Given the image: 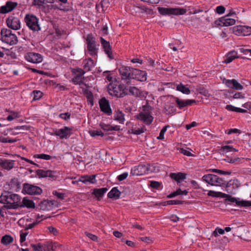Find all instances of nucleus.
<instances>
[{
	"label": "nucleus",
	"mask_w": 251,
	"mask_h": 251,
	"mask_svg": "<svg viewBox=\"0 0 251 251\" xmlns=\"http://www.w3.org/2000/svg\"><path fill=\"white\" fill-rule=\"evenodd\" d=\"M36 175L39 178H44L49 177L51 179H55L56 176H55V172L51 170H44L42 169H39L36 171Z\"/></svg>",
	"instance_id": "15"
},
{
	"label": "nucleus",
	"mask_w": 251,
	"mask_h": 251,
	"mask_svg": "<svg viewBox=\"0 0 251 251\" xmlns=\"http://www.w3.org/2000/svg\"><path fill=\"white\" fill-rule=\"evenodd\" d=\"M6 24L11 29L16 30V20L14 15H12L7 19Z\"/></svg>",
	"instance_id": "36"
},
{
	"label": "nucleus",
	"mask_w": 251,
	"mask_h": 251,
	"mask_svg": "<svg viewBox=\"0 0 251 251\" xmlns=\"http://www.w3.org/2000/svg\"><path fill=\"white\" fill-rule=\"evenodd\" d=\"M225 8L222 5L218 6L216 7V12L218 14H223L225 11Z\"/></svg>",
	"instance_id": "60"
},
{
	"label": "nucleus",
	"mask_w": 251,
	"mask_h": 251,
	"mask_svg": "<svg viewBox=\"0 0 251 251\" xmlns=\"http://www.w3.org/2000/svg\"><path fill=\"white\" fill-rule=\"evenodd\" d=\"M28 232H22L20 234V242L22 246L26 245V243L23 244V243L25 241L26 236Z\"/></svg>",
	"instance_id": "53"
},
{
	"label": "nucleus",
	"mask_w": 251,
	"mask_h": 251,
	"mask_svg": "<svg viewBox=\"0 0 251 251\" xmlns=\"http://www.w3.org/2000/svg\"><path fill=\"white\" fill-rule=\"evenodd\" d=\"M99 105L100 110L104 113L107 115H110L112 114L109 101L105 97L102 98L99 100Z\"/></svg>",
	"instance_id": "13"
},
{
	"label": "nucleus",
	"mask_w": 251,
	"mask_h": 251,
	"mask_svg": "<svg viewBox=\"0 0 251 251\" xmlns=\"http://www.w3.org/2000/svg\"><path fill=\"white\" fill-rule=\"evenodd\" d=\"M174 99L177 104V106L180 109L188 105H191L193 103L196 102L195 100H181L177 97H175Z\"/></svg>",
	"instance_id": "18"
},
{
	"label": "nucleus",
	"mask_w": 251,
	"mask_h": 251,
	"mask_svg": "<svg viewBox=\"0 0 251 251\" xmlns=\"http://www.w3.org/2000/svg\"><path fill=\"white\" fill-rule=\"evenodd\" d=\"M87 48L89 54L92 55H97L98 52V49L95 39L92 36L88 35L86 39Z\"/></svg>",
	"instance_id": "8"
},
{
	"label": "nucleus",
	"mask_w": 251,
	"mask_h": 251,
	"mask_svg": "<svg viewBox=\"0 0 251 251\" xmlns=\"http://www.w3.org/2000/svg\"><path fill=\"white\" fill-rule=\"evenodd\" d=\"M22 192L30 195H38L42 193V189L39 186L25 183L23 184Z\"/></svg>",
	"instance_id": "6"
},
{
	"label": "nucleus",
	"mask_w": 251,
	"mask_h": 251,
	"mask_svg": "<svg viewBox=\"0 0 251 251\" xmlns=\"http://www.w3.org/2000/svg\"><path fill=\"white\" fill-rule=\"evenodd\" d=\"M237 203L238 206L243 207H250L251 206V201H239Z\"/></svg>",
	"instance_id": "50"
},
{
	"label": "nucleus",
	"mask_w": 251,
	"mask_h": 251,
	"mask_svg": "<svg viewBox=\"0 0 251 251\" xmlns=\"http://www.w3.org/2000/svg\"><path fill=\"white\" fill-rule=\"evenodd\" d=\"M14 163V161H10L0 158V165L5 169L10 170L13 168Z\"/></svg>",
	"instance_id": "31"
},
{
	"label": "nucleus",
	"mask_w": 251,
	"mask_h": 251,
	"mask_svg": "<svg viewBox=\"0 0 251 251\" xmlns=\"http://www.w3.org/2000/svg\"><path fill=\"white\" fill-rule=\"evenodd\" d=\"M131 74V79H134L139 81H145L147 79V73L145 71L133 68Z\"/></svg>",
	"instance_id": "12"
},
{
	"label": "nucleus",
	"mask_w": 251,
	"mask_h": 251,
	"mask_svg": "<svg viewBox=\"0 0 251 251\" xmlns=\"http://www.w3.org/2000/svg\"><path fill=\"white\" fill-rule=\"evenodd\" d=\"M86 72L84 70L80 68H77L74 69L73 73H75L76 75L81 77Z\"/></svg>",
	"instance_id": "45"
},
{
	"label": "nucleus",
	"mask_w": 251,
	"mask_h": 251,
	"mask_svg": "<svg viewBox=\"0 0 251 251\" xmlns=\"http://www.w3.org/2000/svg\"><path fill=\"white\" fill-rule=\"evenodd\" d=\"M25 22L28 27L34 31H38L40 28L38 23V19L33 15H27L25 18Z\"/></svg>",
	"instance_id": "7"
},
{
	"label": "nucleus",
	"mask_w": 251,
	"mask_h": 251,
	"mask_svg": "<svg viewBox=\"0 0 251 251\" xmlns=\"http://www.w3.org/2000/svg\"><path fill=\"white\" fill-rule=\"evenodd\" d=\"M240 57L237 55V52L235 50H231L226 54L223 62L227 64L231 62L235 58H238Z\"/></svg>",
	"instance_id": "27"
},
{
	"label": "nucleus",
	"mask_w": 251,
	"mask_h": 251,
	"mask_svg": "<svg viewBox=\"0 0 251 251\" xmlns=\"http://www.w3.org/2000/svg\"><path fill=\"white\" fill-rule=\"evenodd\" d=\"M135 117L147 125H150L153 120V117L151 115H145L143 113H139Z\"/></svg>",
	"instance_id": "20"
},
{
	"label": "nucleus",
	"mask_w": 251,
	"mask_h": 251,
	"mask_svg": "<svg viewBox=\"0 0 251 251\" xmlns=\"http://www.w3.org/2000/svg\"><path fill=\"white\" fill-rule=\"evenodd\" d=\"M0 34L2 36V41L10 45H14L16 43V35L13 33L11 29L3 28Z\"/></svg>",
	"instance_id": "5"
},
{
	"label": "nucleus",
	"mask_w": 251,
	"mask_h": 251,
	"mask_svg": "<svg viewBox=\"0 0 251 251\" xmlns=\"http://www.w3.org/2000/svg\"><path fill=\"white\" fill-rule=\"evenodd\" d=\"M232 32L236 35L248 36L251 34V27L246 25H237L232 28Z\"/></svg>",
	"instance_id": "9"
},
{
	"label": "nucleus",
	"mask_w": 251,
	"mask_h": 251,
	"mask_svg": "<svg viewBox=\"0 0 251 251\" xmlns=\"http://www.w3.org/2000/svg\"><path fill=\"white\" fill-rule=\"evenodd\" d=\"M121 192L118 189L117 187H113L108 193L107 197L110 199L117 200L119 199Z\"/></svg>",
	"instance_id": "30"
},
{
	"label": "nucleus",
	"mask_w": 251,
	"mask_h": 251,
	"mask_svg": "<svg viewBox=\"0 0 251 251\" xmlns=\"http://www.w3.org/2000/svg\"><path fill=\"white\" fill-rule=\"evenodd\" d=\"M150 186L151 188L158 189L160 186V183L158 181H151Z\"/></svg>",
	"instance_id": "61"
},
{
	"label": "nucleus",
	"mask_w": 251,
	"mask_h": 251,
	"mask_svg": "<svg viewBox=\"0 0 251 251\" xmlns=\"http://www.w3.org/2000/svg\"><path fill=\"white\" fill-rule=\"evenodd\" d=\"M34 157L37 158L43 159L46 160L50 159L51 156L48 154L42 153L40 154H35Z\"/></svg>",
	"instance_id": "49"
},
{
	"label": "nucleus",
	"mask_w": 251,
	"mask_h": 251,
	"mask_svg": "<svg viewBox=\"0 0 251 251\" xmlns=\"http://www.w3.org/2000/svg\"><path fill=\"white\" fill-rule=\"evenodd\" d=\"M59 117L65 120H67L70 118L71 114L70 113L67 112L65 113H61Z\"/></svg>",
	"instance_id": "57"
},
{
	"label": "nucleus",
	"mask_w": 251,
	"mask_h": 251,
	"mask_svg": "<svg viewBox=\"0 0 251 251\" xmlns=\"http://www.w3.org/2000/svg\"><path fill=\"white\" fill-rule=\"evenodd\" d=\"M25 59L30 62L33 63H39L42 61L43 58L42 55L37 53L28 52L25 55Z\"/></svg>",
	"instance_id": "16"
},
{
	"label": "nucleus",
	"mask_w": 251,
	"mask_h": 251,
	"mask_svg": "<svg viewBox=\"0 0 251 251\" xmlns=\"http://www.w3.org/2000/svg\"><path fill=\"white\" fill-rule=\"evenodd\" d=\"M129 92L130 94L136 96L140 94L139 90L135 87H130Z\"/></svg>",
	"instance_id": "48"
},
{
	"label": "nucleus",
	"mask_w": 251,
	"mask_h": 251,
	"mask_svg": "<svg viewBox=\"0 0 251 251\" xmlns=\"http://www.w3.org/2000/svg\"><path fill=\"white\" fill-rule=\"evenodd\" d=\"M233 99H244L245 98V94H242L241 92H236L235 94L231 96Z\"/></svg>",
	"instance_id": "59"
},
{
	"label": "nucleus",
	"mask_w": 251,
	"mask_h": 251,
	"mask_svg": "<svg viewBox=\"0 0 251 251\" xmlns=\"http://www.w3.org/2000/svg\"><path fill=\"white\" fill-rule=\"evenodd\" d=\"M53 27L55 29V33L57 37H60L62 35L65 34L66 32L64 31V30L60 28H59V26L58 25H54L53 26Z\"/></svg>",
	"instance_id": "42"
},
{
	"label": "nucleus",
	"mask_w": 251,
	"mask_h": 251,
	"mask_svg": "<svg viewBox=\"0 0 251 251\" xmlns=\"http://www.w3.org/2000/svg\"><path fill=\"white\" fill-rule=\"evenodd\" d=\"M108 190L107 188H94L93 190L92 195H94L98 201L103 197L104 194Z\"/></svg>",
	"instance_id": "23"
},
{
	"label": "nucleus",
	"mask_w": 251,
	"mask_h": 251,
	"mask_svg": "<svg viewBox=\"0 0 251 251\" xmlns=\"http://www.w3.org/2000/svg\"><path fill=\"white\" fill-rule=\"evenodd\" d=\"M239 183V181L237 179H233V180H230L228 182H227L226 183H225L226 187V188L230 187L231 185H235L236 187H238V183Z\"/></svg>",
	"instance_id": "54"
},
{
	"label": "nucleus",
	"mask_w": 251,
	"mask_h": 251,
	"mask_svg": "<svg viewBox=\"0 0 251 251\" xmlns=\"http://www.w3.org/2000/svg\"><path fill=\"white\" fill-rule=\"evenodd\" d=\"M176 90L181 92L183 94H189L190 93V89L182 84H180L177 86Z\"/></svg>",
	"instance_id": "40"
},
{
	"label": "nucleus",
	"mask_w": 251,
	"mask_h": 251,
	"mask_svg": "<svg viewBox=\"0 0 251 251\" xmlns=\"http://www.w3.org/2000/svg\"><path fill=\"white\" fill-rule=\"evenodd\" d=\"M152 107L150 106L148 102L142 107V111L139 113H143L145 115H151V111Z\"/></svg>",
	"instance_id": "38"
},
{
	"label": "nucleus",
	"mask_w": 251,
	"mask_h": 251,
	"mask_svg": "<svg viewBox=\"0 0 251 251\" xmlns=\"http://www.w3.org/2000/svg\"><path fill=\"white\" fill-rule=\"evenodd\" d=\"M180 152L183 154L185 155H186L187 156H193L194 155L189 151H187L184 149H181Z\"/></svg>",
	"instance_id": "63"
},
{
	"label": "nucleus",
	"mask_w": 251,
	"mask_h": 251,
	"mask_svg": "<svg viewBox=\"0 0 251 251\" xmlns=\"http://www.w3.org/2000/svg\"><path fill=\"white\" fill-rule=\"evenodd\" d=\"M81 77H80L78 75H75L73 77L72 81L75 84H78L79 85L84 84L85 85H86V84L82 81L81 80Z\"/></svg>",
	"instance_id": "51"
},
{
	"label": "nucleus",
	"mask_w": 251,
	"mask_h": 251,
	"mask_svg": "<svg viewBox=\"0 0 251 251\" xmlns=\"http://www.w3.org/2000/svg\"><path fill=\"white\" fill-rule=\"evenodd\" d=\"M225 160H226L227 162L230 163H238L240 161L241 158L239 157H235L234 158L227 157V158Z\"/></svg>",
	"instance_id": "56"
},
{
	"label": "nucleus",
	"mask_w": 251,
	"mask_h": 251,
	"mask_svg": "<svg viewBox=\"0 0 251 251\" xmlns=\"http://www.w3.org/2000/svg\"><path fill=\"white\" fill-rule=\"evenodd\" d=\"M235 20L232 18H228L227 16H225L219 18L214 22V24L218 26H228L234 25Z\"/></svg>",
	"instance_id": "11"
},
{
	"label": "nucleus",
	"mask_w": 251,
	"mask_h": 251,
	"mask_svg": "<svg viewBox=\"0 0 251 251\" xmlns=\"http://www.w3.org/2000/svg\"><path fill=\"white\" fill-rule=\"evenodd\" d=\"M51 2H52L50 0H33L32 4L38 8H43L45 7L44 4Z\"/></svg>",
	"instance_id": "34"
},
{
	"label": "nucleus",
	"mask_w": 251,
	"mask_h": 251,
	"mask_svg": "<svg viewBox=\"0 0 251 251\" xmlns=\"http://www.w3.org/2000/svg\"><path fill=\"white\" fill-rule=\"evenodd\" d=\"M90 135L92 137H95L96 136H100L101 137L103 136V133L100 130H92L89 131Z\"/></svg>",
	"instance_id": "46"
},
{
	"label": "nucleus",
	"mask_w": 251,
	"mask_h": 251,
	"mask_svg": "<svg viewBox=\"0 0 251 251\" xmlns=\"http://www.w3.org/2000/svg\"><path fill=\"white\" fill-rule=\"evenodd\" d=\"M147 168L145 165H139L131 169L130 175L132 176H141L145 174Z\"/></svg>",
	"instance_id": "19"
},
{
	"label": "nucleus",
	"mask_w": 251,
	"mask_h": 251,
	"mask_svg": "<svg viewBox=\"0 0 251 251\" xmlns=\"http://www.w3.org/2000/svg\"><path fill=\"white\" fill-rule=\"evenodd\" d=\"M169 127V126L167 125V126H164L162 128V129L160 131V132L159 136L157 137L158 139H159V140H163V139H164V133L166 131L167 128Z\"/></svg>",
	"instance_id": "52"
},
{
	"label": "nucleus",
	"mask_w": 251,
	"mask_h": 251,
	"mask_svg": "<svg viewBox=\"0 0 251 251\" xmlns=\"http://www.w3.org/2000/svg\"><path fill=\"white\" fill-rule=\"evenodd\" d=\"M17 202L18 201H17V208L18 207H26L28 208L35 207V203L33 201L28 199L27 197L23 198L22 204H20L17 203Z\"/></svg>",
	"instance_id": "26"
},
{
	"label": "nucleus",
	"mask_w": 251,
	"mask_h": 251,
	"mask_svg": "<svg viewBox=\"0 0 251 251\" xmlns=\"http://www.w3.org/2000/svg\"><path fill=\"white\" fill-rule=\"evenodd\" d=\"M100 40L105 53L110 59H114L109 42L104 40L102 37L100 38Z\"/></svg>",
	"instance_id": "17"
},
{
	"label": "nucleus",
	"mask_w": 251,
	"mask_h": 251,
	"mask_svg": "<svg viewBox=\"0 0 251 251\" xmlns=\"http://www.w3.org/2000/svg\"><path fill=\"white\" fill-rule=\"evenodd\" d=\"M202 180L212 186H223L225 184V181L222 178L211 174L204 175Z\"/></svg>",
	"instance_id": "3"
},
{
	"label": "nucleus",
	"mask_w": 251,
	"mask_h": 251,
	"mask_svg": "<svg viewBox=\"0 0 251 251\" xmlns=\"http://www.w3.org/2000/svg\"><path fill=\"white\" fill-rule=\"evenodd\" d=\"M221 151L225 152H232V151H238V150L234 148L232 146L229 145L224 146L221 147Z\"/></svg>",
	"instance_id": "41"
},
{
	"label": "nucleus",
	"mask_w": 251,
	"mask_h": 251,
	"mask_svg": "<svg viewBox=\"0 0 251 251\" xmlns=\"http://www.w3.org/2000/svg\"><path fill=\"white\" fill-rule=\"evenodd\" d=\"M125 115L119 110L115 111L114 113V119L118 121L121 124H124L125 121Z\"/></svg>",
	"instance_id": "35"
},
{
	"label": "nucleus",
	"mask_w": 251,
	"mask_h": 251,
	"mask_svg": "<svg viewBox=\"0 0 251 251\" xmlns=\"http://www.w3.org/2000/svg\"><path fill=\"white\" fill-rule=\"evenodd\" d=\"M223 82L228 88L236 90H241L243 89V86L236 79H227L224 78Z\"/></svg>",
	"instance_id": "14"
},
{
	"label": "nucleus",
	"mask_w": 251,
	"mask_h": 251,
	"mask_svg": "<svg viewBox=\"0 0 251 251\" xmlns=\"http://www.w3.org/2000/svg\"><path fill=\"white\" fill-rule=\"evenodd\" d=\"M167 205L181 204L184 203V201L179 200H169L166 201Z\"/></svg>",
	"instance_id": "55"
},
{
	"label": "nucleus",
	"mask_w": 251,
	"mask_h": 251,
	"mask_svg": "<svg viewBox=\"0 0 251 251\" xmlns=\"http://www.w3.org/2000/svg\"><path fill=\"white\" fill-rule=\"evenodd\" d=\"M42 92L38 90H34L31 95H33V100H39L42 96Z\"/></svg>",
	"instance_id": "43"
},
{
	"label": "nucleus",
	"mask_w": 251,
	"mask_h": 251,
	"mask_svg": "<svg viewBox=\"0 0 251 251\" xmlns=\"http://www.w3.org/2000/svg\"><path fill=\"white\" fill-rule=\"evenodd\" d=\"M82 64L83 69L86 72L91 71L92 68L95 66L94 61L91 58L83 60Z\"/></svg>",
	"instance_id": "25"
},
{
	"label": "nucleus",
	"mask_w": 251,
	"mask_h": 251,
	"mask_svg": "<svg viewBox=\"0 0 251 251\" xmlns=\"http://www.w3.org/2000/svg\"><path fill=\"white\" fill-rule=\"evenodd\" d=\"M58 246V244L56 243H53L52 242H47L45 244H44V248H43V250L46 251H55L56 250L57 246Z\"/></svg>",
	"instance_id": "33"
},
{
	"label": "nucleus",
	"mask_w": 251,
	"mask_h": 251,
	"mask_svg": "<svg viewBox=\"0 0 251 251\" xmlns=\"http://www.w3.org/2000/svg\"><path fill=\"white\" fill-rule=\"evenodd\" d=\"M85 234L88 238H89L92 240L94 241H98V237L96 235L88 233L87 232H85Z\"/></svg>",
	"instance_id": "58"
},
{
	"label": "nucleus",
	"mask_w": 251,
	"mask_h": 251,
	"mask_svg": "<svg viewBox=\"0 0 251 251\" xmlns=\"http://www.w3.org/2000/svg\"><path fill=\"white\" fill-rule=\"evenodd\" d=\"M159 13L163 16L166 15H180L185 14L187 11L186 9L183 8H166L158 7Z\"/></svg>",
	"instance_id": "4"
},
{
	"label": "nucleus",
	"mask_w": 251,
	"mask_h": 251,
	"mask_svg": "<svg viewBox=\"0 0 251 251\" xmlns=\"http://www.w3.org/2000/svg\"><path fill=\"white\" fill-rule=\"evenodd\" d=\"M125 89L124 85L118 84V82L111 83L108 86L109 94L117 98H123L126 95Z\"/></svg>",
	"instance_id": "1"
},
{
	"label": "nucleus",
	"mask_w": 251,
	"mask_h": 251,
	"mask_svg": "<svg viewBox=\"0 0 251 251\" xmlns=\"http://www.w3.org/2000/svg\"><path fill=\"white\" fill-rule=\"evenodd\" d=\"M128 176V173L127 172L124 173L120 175H119L117 179L119 181H122L125 179Z\"/></svg>",
	"instance_id": "62"
},
{
	"label": "nucleus",
	"mask_w": 251,
	"mask_h": 251,
	"mask_svg": "<svg viewBox=\"0 0 251 251\" xmlns=\"http://www.w3.org/2000/svg\"><path fill=\"white\" fill-rule=\"evenodd\" d=\"M72 128L68 126H64L63 128L59 129V137L60 139H68L72 134Z\"/></svg>",
	"instance_id": "22"
},
{
	"label": "nucleus",
	"mask_w": 251,
	"mask_h": 251,
	"mask_svg": "<svg viewBox=\"0 0 251 251\" xmlns=\"http://www.w3.org/2000/svg\"><path fill=\"white\" fill-rule=\"evenodd\" d=\"M188 192L186 190H181L180 188L177 189L176 191L171 193L167 196L168 198H172L179 195H187Z\"/></svg>",
	"instance_id": "39"
},
{
	"label": "nucleus",
	"mask_w": 251,
	"mask_h": 251,
	"mask_svg": "<svg viewBox=\"0 0 251 251\" xmlns=\"http://www.w3.org/2000/svg\"><path fill=\"white\" fill-rule=\"evenodd\" d=\"M6 195L2 194L0 196V202L5 203L4 207L7 209H16V194L5 192Z\"/></svg>",
	"instance_id": "2"
},
{
	"label": "nucleus",
	"mask_w": 251,
	"mask_h": 251,
	"mask_svg": "<svg viewBox=\"0 0 251 251\" xmlns=\"http://www.w3.org/2000/svg\"><path fill=\"white\" fill-rule=\"evenodd\" d=\"M133 69V68L125 66H123L119 69V72L122 79L125 80L126 83H128L130 79H131V74L132 73Z\"/></svg>",
	"instance_id": "10"
},
{
	"label": "nucleus",
	"mask_w": 251,
	"mask_h": 251,
	"mask_svg": "<svg viewBox=\"0 0 251 251\" xmlns=\"http://www.w3.org/2000/svg\"><path fill=\"white\" fill-rule=\"evenodd\" d=\"M170 177L177 182H180L186 178V174L179 172L177 173H172L170 174Z\"/></svg>",
	"instance_id": "28"
},
{
	"label": "nucleus",
	"mask_w": 251,
	"mask_h": 251,
	"mask_svg": "<svg viewBox=\"0 0 251 251\" xmlns=\"http://www.w3.org/2000/svg\"><path fill=\"white\" fill-rule=\"evenodd\" d=\"M96 175H85L82 176L79 178V181L84 184L95 183L96 182Z\"/></svg>",
	"instance_id": "24"
},
{
	"label": "nucleus",
	"mask_w": 251,
	"mask_h": 251,
	"mask_svg": "<svg viewBox=\"0 0 251 251\" xmlns=\"http://www.w3.org/2000/svg\"><path fill=\"white\" fill-rule=\"evenodd\" d=\"M53 194L59 199L63 200L64 199L65 194L64 193H60L56 191H54L53 192Z\"/></svg>",
	"instance_id": "64"
},
{
	"label": "nucleus",
	"mask_w": 251,
	"mask_h": 251,
	"mask_svg": "<svg viewBox=\"0 0 251 251\" xmlns=\"http://www.w3.org/2000/svg\"><path fill=\"white\" fill-rule=\"evenodd\" d=\"M31 247L34 251H44L43 248H44V245H42L40 243L37 245L31 244Z\"/></svg>",
	"instance_id": "47"
},
{
	"label": "nucleus",
	"mask_w": 251,
	"mask_h": 251,
	"mask_svg": "<svg viewBox=\"0 0 251 251\" xmlns=\"http://www.w3.org/2000/svg\"><path fill=\"white\" fill-rule=\"evenodd\" d=\"M100 126L102 129L106 131H118L120 129V126H112L110 125L105 124L103 123H100Z\"/></svg>",
	"instance_id": "32"
},
{
	"label": "nucleus",
	"mask_w": 251,
	"mask_h": 251,
	"mask_svg": "<svg viewBox=\"0 0 251 251\" xmlns=\"http://www.w3.org/2000/svg\"><path fill=\"white\" fill-rule=\"evenodd\" d=\"M16 7V2L11 1H7L5 5L0 7V13L5 14L11 12Z\"/></svg>",
	"instance_id": "21"
},
{
	"label": "nucleus",
	"mask_w": 251,
	"mask_h": 251,
	"mask_svg": "<svg viewBox=\"0 0 251 251\" xmlns=\"http://www.w3.org/2000/svg\"><path fill=\"white\" fill-rule=\"evenodd\" d=\"M13 238L9 235H5L1 239V243L5 246H7L12 243Z\"/></svg>",
	"instance_id": "37"
},
{
	"label": "nucleus",
	"mask_w": 251,
	"mask_h": 251,
	"mask_svg": "<svg viewBox=\"0 0 251 251\" xmlns=\"http://www.w3.org/2000/svg\"><path fill=\"white\" fill-rule=\"evenodd\" d=\"M53 202L51 201H44L40 204V208L42 210H50L53 208Z\"/></svg>",
	"instance_id": "29"
},
{
	"label": "nucleus",
	"mask_w": 251,
	"mask_h": 251,
	"mask_svg": "<svg viewBox=\"0 0 251 251\" xmlns=\"http://www.w3.org/2000/svg\"><path fill=\"white\" fill-rule=\"evenodd\" d=\"M207 171H210L213 173H216L219 174L220 175H230L231 172L230 171H225L221 170H219L217 169H210L208 170H207Z\"/></svg>",
	"instance_id": "44"
}]
</instances>
